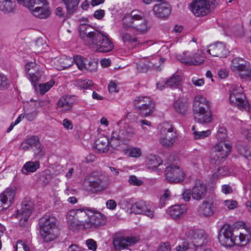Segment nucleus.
I'll return each instance as SVG.
<instances>
[{
	"mask_svg": "<svg viewBox=\"0 0 251 251\" xmlns=\"http://www.w3.org/2000/svg\"><path fill=\"white\" fill-rule=\"evenodd\" d=\"M39 111L36 109L28 111L24 114L25 118L28 121H34L37 117Z\"/></svg>",
	"mask_w": 251,
	"mask_h": 251,
	"instance_id": "obj_48",
	"label": "nucleus"
},
{
	"mask_svg": "<svg viewBox=\"0 0 251 251\" xmlns=\"http://www.w3.org/2000/svg\"><path fill=\"white\" fill-rule=\"evenodd\" d=\"M18 2L23 6L31 8L35 5L40 4L41 3H45L46 0H17Z\"/></svg>",
	"mask_w": 251,
	"mask_h": 251,
	"instance_id": "obj_41",
	"label": "nucleus"
},
{
	"mask_svg": "<svg viewBox=\"0 0 251 251\" xmlns=\"http://www.w3.org/2000/svg\"><path fill=\"white\" fill-rule=\"evenodd\" d=\"M210 110L209 101L202 96L195 97L193 102V111Z\"/></svg>",
	"mask_w": 251,
	"mask_h": 251,
	"instance_id": "obj_25",
	"label": "nucleus"
},
{
	"mask_svg": "<svg viewBox=\"0 0 251 251\" xmlns=\"http://www.w3.org/2000/svg\"><path fill=\"white\" fill-rule=\"evenodd\" d=\"M193 115L195 121L201 124L208 123L211 120V110L193 111Z\"/></svg>",
	"mask_w": 251,
	"mask_h": 251,
	"instance_id": "obj_29",
	"label": "nucleus"
},
{
	"mask_svg": "<svg viewBox=\"0 0 251 251\" xmlns=\"http://www.w3.org/2000/svg\"><path fill=\"white\" fill-rule=\"evenodd\" d=\"M240 77L243 79L251 80V66L249 64L245 70L240 74Z\"/></svg>",
	"mask_w": 251,
	"mask_h": 251,
	"instance_id": "obj_53",
	"label": "nucleus"
},
{
	"mask_svg": "<svg viewBox=\"0 0 251 251\" xmlns=\"http://www.w3.org/2000/svg\"><path fill=\"white\" fill-rule=\"evenodd\" d=\"M128 182L130 185L136 186H141L144 184V182L141 179L138 178L134 175L129 176Z\"/></svg>",
	"mask_w": 251,
	"mask_h": 251,
	"instance_id": "obj_47",
	"label": "nucleus"
},
{
	"mask_svg": "<svg viewBox=\"0 0 251 251\" xmlns=\"http://www.w3.org/2000/svg\"><path fill=\"white\" fill-rule=\"evenodd\" d=\"M181 81L180 76L174 74L165 81V84L172 88H176L180 85Z\"/></svg>",
	"mask_w": 251,
	"mask_h": 251,
	"instance_id": "obj_39",
	"label": "nucleus"
},
{
	"mask_svg": "<svg viewBox=\"0 0 251 251\" xmlns=\"http://www.w3.org/2000/svg\"><path fill=\"white\" fill-rule=\"evenodd\" d=\"M207 193V186L201 181L197 180L192 189V197L194 200L200 201L204 199Z\"/></svg>",
	"mask_w": 251,
	"mask_h": 251,
	"instance_id": "obj_17",
	"label": "nucleus"
},
{
	"mask_svg": "<svg viewBox=\"0 0 251 251\" xmlns=\"http://www.w3.org/2000/svg\"><path fill=\"white\" fill-rule=\"evenodd\" d=\"M237 149L240 154L248 159L251 160V151L249 150L248 145L245 144H239L237 146Z\"/></svg>",
	"mask_w": 251,
	"mask_h": 251,
	"instance_id": "obj_42",
	"label": "nucleus"
},
{
	"mask_svg": "<svg viewBox=\"0 0 251 251\" xmlns=\"http://www.w3.org/2000/svg\"><path fill=\"white\" fill-rule=\"evenodd\" d=\"M229 100L230 104L241 110L247 109L248 100L241 85H233L230 90Z\"/></svg>",
	"mask_w": 251,
	"mask_h": 251,
	"instance_id": "obj_6",
	"label": "nucleus"
},
{
	"mask_svg": "<svg viewBox=\"0 0 251 251\" xmlns=\"http://www.w3.org/2000/svg\"><path fill=\"white\" fill-rule=\"evenodd\" d=\"M225 205L229 209H233L237 206L238 203L233 200H226L224 201Z\"/></svg>",
	"mask_w": 251,
	"mask_h": 251,
	"instance_id": "obj_58",
	"label": "nucleus"
},
{
	"mask_svg": "<svg viewBox=\"0 0 251 251\" xmlns=\"http://www.w3.org/2000/svg\"><path fill=\"white\" fill-rule=\"evenodd\" d=\"M182 63L187 65H199L204 62V57L200 54H195L192 56H185L179 58Z\"/></svg>",
	"mask_w": 251,
	"mask_h": 251,
	"instance_id": "obj_30",
	"label": "nucleus"
},
{
	"mask_svg": "<svg viewBox=\"0 0 251 251\" xmlns=\"http://www.w3.org/2000/svg\"><path fill=\"white\" fill-rule=\"evenodd\" d=\"M165 176L167 181L177 183L182 181L185 177L183 170L176 165H170L165 170Z\"/></svg>",
	"mask_w": 251,
	"mask_h": 251,
	"instance_id": "obj_15",
	"label": "nucleus"
},
{
	"mask_svg": "<svg viewBox=\"0 0 251 251\" xmlns=\"http://www.w3.org/2000/svg\"><path fill=\"white\" fill-rule=\"evenodd\" d=\"M121 132L120 129L119 131L115 130L112 132L111 137L109 141L110 146L113 148H116L120 146L123 142V139L121 138Z\"/></svg>",
	"mask_w": 251,
	"mask_h": 251,
	"instance_id": "obj_35",
	"label": "nucleus"
},
{
	"mask_svg": "<svg viewBox=\"0 0 251 251\" xmlns=\"http://www.w3.org/2000/svg\"><path fill=\"white\" fill-rule=\"evenodd\" d=\"M155 209V207L151 203L142 200L132 203L130 207V210L132 213L144 215L151 219L154 217Z\"/></svg>",
	"mask_w": 251,
	"mask_h": 251,
	"instance_id": "obj_11",
	"label": "nucleus"
},
{
	"mask_svg": "<svg viewBox=\"0 0 251 251\" xmlns=\"http://www.w3.org/2000/svg\"><path fill=\"white\" fill-rule=\"evenodd\" d=\"M188 107V104L182 100H178L174 103V108L175 111L182 115L186 114Z\"/></svg>",
	"mask_w": 251,
	"mask_h": 251,
	"instance_id": "obj_36",
	"label": "nucleus"
},
{
	"mask_svg": "<svg viewBox=\"0 0 251 251\" xmlns=\"http://www.w3.org/2000/svg\"><path fill=\"white\" fill-rule=\"evenodd\" d=\"M206 235L202 229H197L193 231L192 241L194 245L196 247L202 246L205 242Z\"/></svg>",
	"mask_w": 251,
	"mask_h": 251,
	"instance_id": "obj_28",
	"label": "nucleus"
},
{
	"mask_svg": "<svg viewBox=\"0 0 251 251\" xmlns=\"http://www.w3.org/2000/svg\"><path fill=\"white\" fill-rule=\"evenodd\" d=\"M86 244L89 250L96 251L97 247V242L93 239H90L86 241Z\"/></svg>",
	"mask_w": 251,
	"mask_h": 251,
	"instance_id": "obj_57",
	"label": "nucleus"
},
{
	"mask_svg": "<svg viewBox=\"0 0 251 251\" xmlns=\"http://www.w3.org/2000/svg\"><path fill=\"white\" fill-rule=\"evenodd\" d=\"M54 83V81L50 80L45 83L39 84V92L41 94L44 95L52 87Z\"/></svg>",
	"mask_w": 251,
	"mask_h": 251,
	"instance_id": "obj_44",
	"label": "nucleus"
},
{
	"mask_svg": "<svg viewBox=\"0 0 251 251\" xmlns=\"http://www.w3.org/2000/svg\"><path fill=\"white\" fill-rule=\"evenodd\" d=\"M137 241V238L135 237H127L126 238L118 237L114 238L113 245L116 250L120 251L128 246L134 245Z\"/></svg>",
	"mask_w": 251,
	"mask_h": 251,
	"instance_id": "obj_19",
	"label": "nucleus"
},
{
	"mask_svg": "<svg viewBox=\"0 0 251 251\" xmlns=\"http://www.w3.org/2000/svg\"><path fill=\"white\" fill-rule=\"evenodd\" d=\"M188 249V244L186 242H183L181 245H179L176 247L177 251H185Z\"/></svg>",
	"mask_w": 251,
	"mask_h": 251,
	"instance_id": "obj_63",
	"label": "nucleus"
},
{
	"mask_svg": "<svg viewBox=\"0 0 251 251\" xmlns=\"http://www.w3.org/2000/svg\"><path fill=\"white\" fill-rule=\"evenodd\" d=\"M231 145L221 142L213 146L210 150L209 162L213 165H219L231 151Z\"/></svg>",
	"mask_w": 251,
	"mask_h": 251,
	"instance_id": "obj_5",
	"label": "nucleus"
},
{
	"mask_svg": "<svg viewBox=\"0 0 251 251\" xmlns=\"http://www.w3.org/2000/svg\"><path fill=\"white\" fill-rule=\"evenodd\" d=\"M99 31L94 29L88 24H81L79 26L78 32L84 43L89 47L92 44Z\"/></svg>",
	"mask_w": 251,
	"mask_h": 251,
	"instance_id": "obj_14",
	"label": "nucleus"
},
{
	"mask_svg": "<svg viewBox=\"0 0 251 251\" xmlns=\"http://www.w3.org/2000/svg\"><path fill=\"white\" fill-rule=\"evenodd\" d=\"M16 9V3L13 0H0V10L7 13L14 12Z\"/></svg>",
	"mask_w": 251,
	"mask_h": 251,
	"instance_id": "obj_34",
	"label": "nucleus"
},
{
	"mask_svg": "<svg viewBox=\"0 0 251 251\" xmlns=\"http://www.w3.org/2000/svg\"><path fill=\"white\" fill-rule=\"evenodd\" d=\"M248 64L242 58L236 57L231 61L230 69L233 72L238 74L240 76V74L245 70Z\"/></svg>",
	"mask_w": 251,
	"mask_h": 251,
	"instance_id": "obj_27",
	"label": "nucleus"
},
{
	"mask_svg": "<svg viewBox=\"0 0 251 251\" xmlns=\"http://www.w3.org/2000/svg\"><path fill=\"white\" fill-rule=\"evenodd\" d=\"M87 58L82 57L79 55H76L74 57L73 60L75 61L76 66L79 70H83L85 66V60Z\"/></svg>",
	"mask_w": 251,
	"mask_h": 251,
	"instance_id": "obj_45",
	"label": "nucleus"
},
{
	"mask_svg": "<svg viewBox=\"0 0 251 251\" xmlns=\"http://www.w3.org/2000/svg\"><path fill=\"white\" fill-rule=\"evenodd\" d=\"M108 145L110 142L108 138L102 137L95 141L94 148L98 153H103L108 151Z\"/></svg>",
	"mask_w": 251,
	"mask_h": 251,
	"instance_id": "obj_31",
	"label": "nucleus"
},
{
	"mask_svg": "<svg viewBox=\"0 0 251 251\" xmlns=\"http://www.w3.org/2000/svg\"><path fill=\"white\" fill-rule=\"evenodd\" d=\"M33 208L32 201L29 199H25L22 203L21 208L17 210L16 217L19 219V225L24 226L26 224Z\"/></svg>",
	"mask_w": 251,
	"mask_h": 251,
	"instance_id": "obj_12",
	"label": "nucleus"
},
{
	"mask_svg": "<svg viewBox=\"0 0 251 251\" xmlns=\"http://www.w3.org/2000/svg\"><path fill=\"white\" fill-rule=\"evenodd\" d=\"M40 167V164L38 161H28L23 166L21 172L25 175H28L30 173H34Z\"/></svg>",
	"mask_w": 251,
	"mask_h": 251,
	"instance_id": "obj_33",
	"label": "nucleus"
},
{
	"mask_svg": "<svg viewBox=\"0 0 251 251\" xmlns=\"http://www.w3.org/2000/svg\"><path fill=\"white\" fill-rule=\"evenodd\" d=\"M28 145L30 147H40V141L39 138L37 136H32L31 137L26 139Z\"/></svg>",
	"mask_w": 251,
	"mask_h": 251,
	"instance_id": "obj_51",
	"label": "nucleus"
},
{
	"mask_svg": "<svg viewBox=\"0 0 251 251\" xmlns=\"http://www.w3.org/2000/svg\"><path fill=\"white\" fill-rule=\"evenodd\" d=\"M68 225L73 231L98 228L106 223V217L101 213L86 208L70 210L67 215Z\"/></svg>",
	"mask_w": 251,
	"mask_h": 251,
	"instance_id": "obj_1",
	"label": "nucleus"
},
{
	"mask_svg": "<svg viewBox=\"0 0 251 251\" xmlns=\"http://www.w3.org/2000/svg\"><path fill=\"white\" fill-rule=\"evenodd\" d=\"M39 232L45 242H50L57 238L59 229L56 226V219L52 216L45 215L39 221Z\"/></svg>",
	"mask_w": 251,
	"mask_h": 251,
	"instance_id": "obj_3",
	"label": "nucleus"
},
{
	"mask_svg": "<svg viewBox=\"0 0 251 251\" xmlns=\"http://www.w3.org/2000/svg\"><path fill=\"white\" fill-rule=\"evenodd\" d=\"M88 190L92 193L101 191L106 187L104 176L96 173L91 174L89 177Z\"/></svg>",
	"mask_w": 251,
	"mask_h": 251,
	"instance_id": "obj_16",
	"label": "nucleus"
},
{
	"mask_svg": "<svg viewBox=\"0 0 251 251\" xmlns=\"http://www.w3.org/2000/svg\"><path fill=\"white\" fill-rule=\"evenodd\" d=\"M9 85L8 79L4 75L0 73V89H6Z\"/></svg>",
	"mask_w": 251,
	"mask_h": 251,
	"instance_id": "obj_54",
	"label": "nucleus"
},
{
	"mask_svg": "<svg viewBox=\"0 0 251 251\" xmlns=\"http://www.w3.org/2000/svg\"><path fill=\"white\" fill-rule=\"evenodd\" d=\"M32 14L35 17L41 19H46L50 15V10L48 6V2L46 0L45 3H41L34 8H28Z\"/></svg>",
	"mask_w": 251,
	"mask_h": 251,
	"instance_id": "obj_18",
	"label": "nucleus"
},
{
	"mask_svg": "<svg viewBox=\"0 0 251 251\" xmlns=\"http://www.w3.org/2000/svg\"><path fill=\"white\" fill-rule=\"evenodd\" d=\"M121 132V138L123 141H129L135 135L136 131L134 128L127 124H125L124 126L120 129Z\"/></svg>",
	"mask_w": 251,
	"mask_h": 251,
	"instance_id": "obj_32",
	"label": "nucleus"
},
{
	"mask_svg": "<svg viewBox=\"0 0 251 251\" xmlns=\"http://www.w3.org/2000/svg\"><path fill=\"white\" fill-rule=\"evenodd\" d=\"M135 109L142 117L149 116L153 111L154 103L148 97H137L133 102Z\"/></svg>",
	"mask_w": 251,
	"mask_h": 251,
	"instance_id": "obj_7",
	"label": "nucleus"
},
{
	"mask_svg": "<svg viewBox=\"0 0 251 251\" xmlns=\"http://www.w3.org/2000/svg\"><path fill=\"white\" fill-rule=\"evenodd\" d=\"M215 211V206L212 201H204L198 209V213L200 216L204 217H209L212 216Z\"/></svg>",
	"mask_w": 251,
	"mask_h": 251,
	"instance_id": "obj_22",
	"label": "nucleus"
},
{
	"mask_svg": "<svg viewBox=\"0 0 251 251\" xmlns=\"http://www.w3.org/2000/svg\"><path fill=\"white\" fill-rule=\"evenodd\" d=\"M105 12L104 10L99 9L96 10L94 14V16L97 19L100 20L101 19L103 16H104Z\"/></svg>",
	"mask_w": 251,
	"mask_h": 251,
	"instance_id": "obj_62",
	"label": "nucleus"
},
{
	"mask_svg": "<svg viewBox=\"0 0 251 251\" xmlns=\"http://www.w3.org/2000/svg\"><path fill=\"white\" fill-rule=\"evenodd\" d=\"M230 173L228 168L226 166L220 167L218 168L217 172L213 175L214 178L218 177L220 176H226L228 175Z\"/></svg>",
	"mask_w": 251,
	"mask_h": 251,
	"instance_id": "obj_49",
	"label": "nucleus"
},
{
	"mask_svg": "<svg viewBox=\"0 0 251 251\" xmlns=\"http://www.w3.org/2000/svg\"><path fill=\"white\" fill-rule=\"evenodd\" d=\"M128 156L133 158H138L142 155V152L140 148L134 147L127 150Z\"/></svg>",
	"mask_w": 251,
	"mask_h": 251,
	"instance_id": "obj_46",
	"label": "nucleus"
},
{
	"mask_svg": "<svg viewBox=\"0 0 251 251\" xmlns=\"http://www.w3.org/2000/svg\"><path fill=\"white\" fill-rule=\"evenodd\" d=\"M171 245L169 243L166 242L159 245L157 251H170Z\"/></svg>",
	"mask_w": 251,
	"mask_h": 251,
	"instance_id": "obj_59",
	"label": "nucleus"
},
{
	"mask_svg": "<svg viewBox=\"0 0 251 251\" xmlns=\"http://www.w3.org/2000/svg\"><path fill=\"white\" fill-rule=\"evenodd\" d=\"M193 134L194 136V138L197 140L203 139L208 137L211 133L210 130H207L206 131H197L195 129V126H193L192 127Z\"/></svg>",
	"mask_w": 251,
	"mask_h": 251,
	"instance_id": "obj_43",
	"label": "nucleus"
},
{
	"mask_svg": "<svg viewBox=\"0 0 251 251\" xmlns=\"http://www.w3.org/2000/svg\"><path fill=\"white\" fill-rule=\"evenodd\" d=\"M192 196V190L190 189H186L182 194V199L185 201H189L191 199Z\"/></svg>",
	"mask_w": 251,
	"mask_h": 251,
	"instance_id": "obj_60",
	"label": "nucleus"
},
{
	"mask_svg": "<svg viewBox=\"0 0 251 251\" xmlns=\"http://www.w3.org/2000/svg\"><path fill=\"white\" fill-rule=\"evenodd\" d=\"M29 75L30 76V80L34 85H35V83L39 81L41 76V74L39 72H36V74H34L31 72L29 73Z\"/></svg>",
	"mask_w": 251,
	"mask_h": 251,
	"instance_id": "obj_56",
	"label": "nucleus"
},
{
	"mask_svg": "<svg viewBox=\"0 0 251 251\" xmlns=\"http://www.w3.org/2000/svg\"><path fill=\"white\" fill-rule=\"evenodd\" d=\"M80 0H62L68 14H72L75 11Z\"/></svg>",
	"mask_w": 251,
	"mask_h": 251,
	"instance_id": "obj_37",
	"label": "nucleus"
},
{
	"mask_svg": "<svg viewBox=\"0 0 251 251\" xmlns=\"http://www.w3.org/2000/svg\"><path fill=\"white\" fill-rule=\"evenodd\" d=\"M251 238V234L250 229L245 228L242 231L239 233L238 240L239 241V244L241 246H245L247 244Z\"/></svg>",
	"mask_w": 251,
	"mask_h": 251,
	"instance_id": "obj_38",
	"label": "nucleus"
},
{
	"mask_svg": "<svg viewBox=\"0 0 251 251\" xmlns=\"http://www.w3.org/2000/svg\"><path fill=\"white\" fill-rule=\"evenodd\" d=\"M146 162L148 169L152 171H161L164 169L163 161L158 156L150 154L147 157Z\"/></svg>",
	"mask_w": 251,
	"mask_h": 251,
	"instance_id": "obj_23",
	"label": "nucleus"
},
{
	"mask_svg": "<svg viewBox=\"0 0 251 251\" xmlns=\"http://www.w3.org/2000/svg\"><path fill=\"white\" fill-rule=\"evenodd\" d=\"M177 138V133L174 130V127L168 122L162 124L160 129V144L166 147L172 146Z\"/></svg>",
	"mask_w": 251,
	"mask_h": 251,
	"instance_id": "obj_8",
	"label": "nucleus"
},
{
	"mask_svg": "<svg viewBox=\"0 0 251 251\" xmlns=\"http://www.w3.org/2000/svg\"><path fill=\"white\" fill-rule=\"evenodd\" d=\"M150 29L148 21L141 15H128L123 18L122 28L119 31V36L124 43L136 45L139 44L137 38L132 36L128 31L132 32L134 35H136L145 34Z\"/></svg>",
	"mask_w": 251,
	"mask_h": 251,
	"instance_id": "obj_2",
	"label": "nucleus"
},
{
	"mask_svg": "<svg viewBox=\"0 0 251 251\" xmlns=\"http://www.w3.org/2000/svg\"><path fill=\"white\" fill-rule=\"evenodd\" d=\"M171 196V192L168 189H166L164 191L163 195L160 198V201L161 203H164L166 200L169 199Z\"/></svg>",
	"mask_w": 251,
	"mask_h": 251,
	"instance_id": "obj_61",
	"label": "nucleus"
},
{
	"mask_svg": "<svg viewBox=\"0 0 251 251\" xmlns=\"http://www.w3.org/2000/svg\"><path fill=\"white\" fill-rule=\"evenodd\" d=\"M216 137L217 139L221 142L225 140L227 137L226 129L223 127H219L217 133Z\"/></svg>",
	"mask_w": 251,
	"mask_h": 251,
	"instance_id": "obj_52",
	"label": "nucleus"
},
{
	"mask_svg": "<svg viewBox=\"0 0 251 251\" xmlns=\"http://www.w3.org/2000/svg\"><path fill=\"white\" fill-rule=\"evenodd\" d=\"M187 211L185 204L175 205L169 208L168 213L172 219L177 220L182 218Z\"/></svg>",
	"mask_w": 251,
	"mask_h": 251,
	"instance_id": "obj_26",
	"label": "nucleus"
},
{
	"mask_svg": "<svg viewBox=\"0 0 251 251\" xmlns=\"http://www.w3.org/2000/svg\"><path fill=\"white\" fill-rule=\"evenodd\" d=\"M152 11L157 17L165 18L170 15L171 9L168 3L162 2L155 4L153 7Z\"/></svg>",
	"mask_w": 251,
	"mask_h": 251,
	"instance_id": "obj_21",
	"label": "nucleus"
},
{
	"mask_svg": "<svg viewBox=\"0 0 251 251\" xmlns=\"http://www.w3.org/2000/svg\"><path fill=\"white\" fill-rule=\"evenodd\" d=\"M77 85L81 89H88L93 85V82L90 80L79 79L77 81Z\"/></svg>",
	"mask_w": 251,
	"mask_h": 251,
	"instance_id": "obj_50",
	"label": "nucleus"
},
{
	"mask_svg": "<svg viewBox=\"0 0 251 251\" xmlns=\"http://www.w3.org/2000/svg\"><path fill=\"white\" fill-rule=\"evenodd\" d=\"M232 227L229 224L224 225L219 232L218 240L223 246L231 247L236 244H239L237 237H235Z\"/></svg>",
	"mask_w": 251,
	"mask_h": 251,
	"instance_id": "obj_10",
	"label": "nucleus"
},
{
	"mask_svg": "<svg viewBox=\"0 0 251 251\" xmlns=\"http://www.w3.org/2000/svg\"><path fill=\"white\" fill-rule=\"evenodd\" d=\"M16 194L15 186H10L0 194V212L8 208L14 201Z\"/></svg>",
	"mask_w": 251,
	"mask_h": 251,
	"instance_id": "obj_13",
	"label": "nucleus"
},
{
	"mask_svg": "<svg viewBox=\"0 0 251 251\" xmlns=\"http://www.w3.org/2000/svg\"><path fill=\"white\" fill-rule=\"evenodd\" d=\"M73 60L72 58H61L60 60V62L61 64V67L63 69H66L69 67L72 63H73Z\"/></svg>",
	"mask_w": 251,
	"mask_h": 251,
	"instance_id": "obj_55",
	"label": "nucleus"
},
{
	"mask_svg": "<svg viewBox=\"0 0 251 251\" xmlns=\"http://www.w3.org/2000/svg\"><path fill=\"white\" fill-rule=\"evenodd\" d=\"M89 47L94 51L100 53L111 51L114 48L112 40L105 33L99 32Z\"/></svg>",
	"mask_w": 251,
	"mask_h": 251,
	"instance_id": "obj_4",
	"label": "nucleus"
},
{
	"mask_svg": "<svg viewBox=\"0 0 251 251\" xmlns=\"http://www.w3.org/2000/svg\"><path fill=\"white\" fill-rule=\"evenodd\" d=\"M215 0H192L189 7L196 17H203L210 12V6Z\"/></svg>",
	"mask_w": 251,
	"mask_h": 251,
	"instance_id": "obj_9",
	"label": "nucleus"
},
{
	"mask_svg": "<svg viewBox=\"0 0 251 251\" xmlns=\"http://www.w3.org/2000/svg\"><path fill=\"white\" fill-rule=\"evenodd\" d=\"M84 69L91 72H96L98 69V60L95 58H87Z\"/></svg>",
	"mask_w": 251,
	"mask_h": 251,
	"instance_id": "obj_40",
	"label": "nucleus"
},
{
	"mask_svg": "<svg viewBox=\"0 0 251 251\" xmlns=\"http://www.w3.org/2000/svg\"><path fill=\"white\" fill-rule=\"evenodd\" d=\"M75 102V97L66 96L61 97L57 102V109L59 112H65L69 110Z\"/></svg>",
	"mask_w": 251,
	"mask_h": 251,
	"instance_id": "obj_24",
	"label": "nucleus"
},
{
	"mask_svg": "<svg viewBox=\"0 0 251 251\" xmlns=\"http://www.w3.org/2000/svg\"><path fill=\"white\" fill-rule=\"evenodd\" d=\"M207 52L213 56L222 57L226 56L228 53L224 43L217 42L210 45Z\"/></svg>",
	"mask_w": 251,
	"mask_h": 251,
	"instance_id": "obj_20",
	"label": "nucleus"
},
{
	"mask_svg": "<svg viewBox=\"0 0 251 251\" xmlns=\"http://www.w3.org/2000/svg\"><path fill=\"white\" fill-rule=\"evenodd\" d=\"M68 251H86V250L76 245L72 244L68 248Z\"/></svg>",
	"mask_w": 251,
	"mask_h": 251,
	"instance_id": "obj_64",
	"label": "nucleus"
}]
</instances>
